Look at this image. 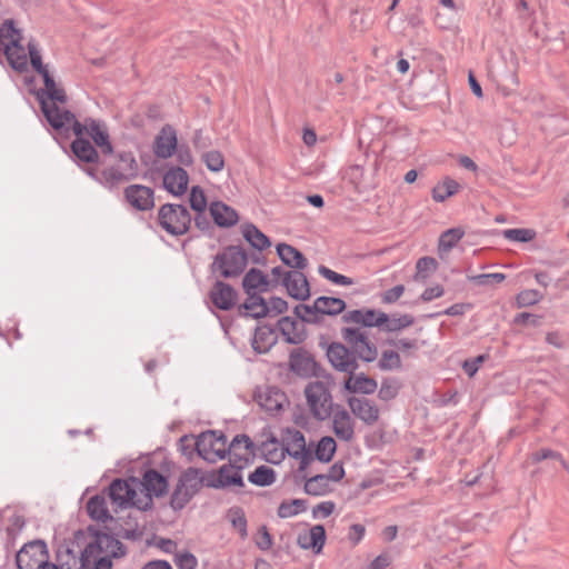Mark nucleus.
I'll return each instance as SVG.
<instances>
[{"label":"nucleus","mask_w":569,"mask_h":569,"mask_svg":"<svg viewBox=\"0 0 569 569\" xmlns=\"http://www.w3.org/2000/svg\"><path fill=\"white\" fill-rule=\"evenodd\" d=\"M342 342H331L326 348L329 363L339 372L352 375L359 368V360L373 362L378 357L377 346L359 328L341 329Z\"/></svg>","instance_id":"obj_1"},{"label":"nucleus","mask_w":569,"mask_h":569,"mask_svg":"<svg viewBox=\"0 0 569 569\" xmlns=\"http://www.w3.org/2000/svg\"><path fill=\"white\" fill-rule=\"evenodd\" d=\"M87 530H77L72 540H63L57 548L56 561L61 569H89L93 555L87 553Z\"/></svg>","instance_id":"obj_2"},{"label":"nucleus","mask_w":569,"mask_h":569,"mask_svg":"<svg viewBox=\"0 0 569 569\" xmlns=\"http://www.w3.org/2000/svg\"><path fill=\"white\" fill-rule=\"evenodd\" d=\"M114 162L102 169V186L109 190L139 176V164L131 151H113Z\"/></svg>","instance_id":"obj_3"},{"label":"nucleus","mask_w":569,"mask_h":569,"mask_svg":"<svg viewBox=\"0 0 569 569\" xmlns=\"http://www.w3.org/2000/svg\"><path fill=\"white\" fill-rule=\"evenodd\" d=\"M248 261L249 256L241 246L230 244L213 257L209 268L213 276L233 279L246 270Z\"/></svg>","instance_id":"obj_4"},{"label":"nucleus","mask_w":569,"mask_h":569,"mask_svg":"<svg viewBox=\"0 0 569 569\" xmlns=\"http://www.w3.org/2000/svg\"><path fill=\"white\" fill-rule=\"evenodd\" d=\"M209 476L202 475L201 470L189 467L179 477L178 482L170 497V507L174 511L183 509L194 495L206 486Z\"/></svg>","instance_id":"obj_5"},{"label":"nucleus","mask_w":569,"mask_h":569,"mask_svg":"<svg viewBox=\"0 0 569 569\" xmlns=\"http://www.w3.org/2000/svg\"><path fill=\"white\" fill-rule=\"evenodd\" d=\"M158 223L171 236H183L190 229L191 214L183 204L164 203L158 210Z\"/></svg>","instance_id":"obj_6"},{"label":"nucleus","mask_w":569,"mask_h":569,"mask_svg":"<svg viewBox=\"0 0 569 569\" xmlns=\"http://www.w3.org/2000/svg\"><path fill=\"white\" fill-rule=\"evenodd\" d=\"M305 396L315 419L323 421L331 417L336 405H333L331 392L325 382H309L305 388Z\"/></svg>","instance_id":"obj_7"},{"label":"nucleus","mask_w":569,"mask_h":569,"mask_svg":"<svg viewBox=\"0 0 569 569\" xmlns=\"http://www.w3.org/2000/svg\"><path fill=\"white\" fill-rule=\"evenodd\" d=\"M88 533L91 539L87 542V553L93 555V558L101 553L110 556L111 559L127 555V547L112 535L100 531L93 526L88 527Z\"/></svg>","instance_id":"obj_8"},{"label":"nucleus","mask_w":569,"mask_h":569,"mask_svg":"<svg viewBox=\"0 0 569 569\" xmlns=\"http://www.w3.org/2000/svg\"><path fill=\"white\" fill-rule=\"evenodd\" d=\"M289 369L296 376L307 379L311 377L331 378L326 370L316 361L315 357L303 348H296L289 355Z\"/></svg>","instance_id":"obj_9"},{"label":"nucleus","mask_w":569,"mask_h":569,"mask_svg":"<svg viewBox=\"0 0 569 569\" xmlns=\"http://www.w3.org/2000/svg\"><path fill=\"white\" fill-rule=\"evenodd\" d=\"M49 559V551L44 540L29 541L16 555L18 569H38Z\"/></svg>","instance_id":"obj_10"},{"label":"nucleus","mask_w":569,"mask_h":569,"mask_svg":"<svg viewBox=\"0 0 569 569\" xmlns=\"http://www.w3.org/2000/svg\"><path fill=\"white\" fill-rule=\"evenodd\" d=\"M243 466H234L233 463L222 465L218 471L208 472L209 479L206 487L222 489L230 486L243 487V478L240 473Z\"/></svg>","instance_id":"obj_11"},{"label":"nucleus","mask_w":569,"mask_h":569,"mask_svg":"<svg viewBox=\"0 0 569 569\" xmlns=\"http://www.w3.org/2000/svg\"><path fill=\"white\" fill-rule=\"evenodd\" d=\"M123 198L137 211H149L154 207V190L144 184H129L123 190Z\"/></svg>","instance_id":"obj_12"},{"label":"nucleus","mask_w":569,"mask_h":569,"mask_svg":"<svg viewBox=\"0 0 569 569\" xmlns=\"http://www.w3.org/2000/svg\"><path fill=\"white\" fill-rule=\"evenodd\" d=\"M281 284L286 288L287 293L296 300L306 301L311 296L310 283L301 270H291L284 273Z\"/></svg>","instance_id":"obj_13"},{"label":"nucleus","mask_w":569,"mask_h":569,"mask_svg":"<svg viewBox=\"0 0 569 569\" xmlns=\"http://www.w3.org/2000/svg\"><path fill=\"white\" fill-rule=\"evenodd\" d=\"M341 320L345 323H356L369 328H381L387 321V313L369 308L355 309L342 313Z\"/></svg>","instance_id":"obj_14"},{"label":"nucleus","mask_w":569,"mask_h":569,"mask_svg":"<svg viewBox=\"0 0 569 569\" xmlns=\"http://www.w3.org/2000/svg\"><path fill=\"white\" fill-rule=\"evenodd\" d=\"M177 131L171 124H164L154 138L152 150L157 158L169 159L177 151Z\"/></svg>","instance_id":"obj_15"},{"label":"nucleus","mask_w":569,"mask_h":569,"mask_svg":"<svg viewBox=\"0 0 569 569\" xmlns=\"http://www.w3.org/2000/svg\"><path fill=\"white\" fill-rule=\"evenodd\" d=\"M41 111L48 123L56 131H69L70 121L74 120L73 112L60 109L56 103H49L46 99H41Z\"/></svg>","instance_id":"obj_16"},{"label":"nucleus","mask_w":569,"mask_h":569,"mask_svg":"<svg viewBox=\"0 0 569 569\" xmlns=\"http://www.w3.org/2000/svg\"><path fill=\"white\" fill-rule=\"evenodd\" d=\"M209 298L217 309L229 311L236 306L238 293L231 284L218 279L209 291Z\"/></svg>","instance_id":"obj_17"},{"label":"nucleus","mask_w":569,"mask_h":569,"mask_svg":"<svg viewBox=\"0 0 569 569\" xmlns=\"http://www.w3.org/2000/svg\"><path fill=\"white\" fill-rule=\"evenodd\" d=\"M347 403L351 412L366 425H373L379 419L380 410L370 399L365 397H349Z\"/></svg>","instance_id":"obj_18"},{"label":"nucleus","mask_w":569,"mask_h":569,"mask_svg":"<svg viewBox=\"0 0 569 569\" xmlns=\"http://www.w3.org/2000/svg\"><path fill=\"white\" fill-rule=\"evenodd\" d=\"M194 445L196 448L199 449V457L210 463L224 459V451L222 448H218L216 432L213 430L201 432L198 436V442Z\"/></svg>","instance_id":"obj_19"},{"label":"nucleus","mask_w":569,"mask_h":569,"mask_svg":"<svg viewBox=\"0 0 569 569\" xmlns=\"http://www.w3.org/2000/svg\"><path fill=\"white\" fill-rule=\"evenodd\" d=\"M332 430L336 437L349 442L355 437V421L350 413L341 406L336 405L332 415Z\"/></svg>","instance_id":"obj_20"},{"label":"nucleus","mask_w":569,"mask_h":569,"mask_svg":"<svg viewBox=\"0 0 569 569\" xmlns=\"http://www.w3.org/2000/svg\"><path fill=\"white\" fill-rule=\"evenodd\" d=\"M107 495L112 503L119 508H126L136 498V490L128 480L117 478L111 481L107 489Z\"/></svg>","instance_id":"obj_21"},{"label":"nucleus","mask_w":569,"mask_h":569,"mask_svg":"<svg viewBox=\"0 0 569 569\" xmlns=\"http://www.w3.org/2000/svg\"><path fill=\"white\" fill-rule=\"evenodd\" d=\"M277 329L283 336L287 343L299 345L307 339L305 326L289 316H284L278 320Z\"/></svg>","instance_id":"obj_22"},{"label":"nucleus","mask_w":569,"mask_h":569,"mask_svg":"<svg viewBox=\"0 0 569 569\" xmlns=\"http://www.w3.org/2000/svg\"><path fill=\"white\" fill-rule=\"evenodd\" d=\"M246 301L238 307V313L241 317L261 319L269 316L267 300L257 291L247 293Z\"/></svg>","instance_id":"obj_23"},{"label":"nucleus","mask_w":569,"mask_h":569,"mask_svg":"<svg viewBox=\"0 0 569 569\" xmlns=\"http://www.w3.org/2000/svg\"><path fill=\"white\" fill-rule=\"evenodd\" d=\"M326 543V529L322 525H315L307 532H301L297 537V545L305 550H312L320 553Z\"/></svg>","instance_id":"obj_24"},{"label":"nucleus","mask_w":569,"mask_h":569,"mask_svg":"<svg viewBox=\"0 0 569 569\" xmlns=\"http://www.w3.org/2000/svg\"><path fill=\"white\" fill-rule=\"evenodd\" d=\"M188 183L189 174L181 167H171L163 174V187L173 196H182L188 189Z\"/></svg>","instance_id":"obj_25"},{"label":"nucleus","mask_w":569,"mask_h":569,"mask_svg":"<svg viewBox=\"0 0 569 569\" xmlns=\"http://www.w3.org/2000/svg\"><path fill=\"white\" fill-rule=\"evenodd\" d=\"M378 388L376 379L363 372L348 375L343 381V389L350 393L372 395Z\"/></svg>","instance_id":"obj_26"},{"label":"nucleus","mask_w":569,"mask_h":569,"mask_svg":"<svg viewBox=\"0 0 569 569\" xmlns=\"http://www.w3.org/2000/svg\"><path fill=\"white\" fill-rule=\"evenodd\" d=\"M87 123L89 126L88 134L91 137L94 144L100 148L102 154H113V147L104 123L92 118H87Z\"/></svg>","instance_id":"obj_27"},{"label":"nucleus","mask_w":569,"mask_h":569,"mask_svg":"<svg viewBox=\"0 0 569 569\" xmlns=\"http://www.w3.org/2000/svg\"><path fill=\"white\" fill-rule=\"evenodd\" d=\"M277 254L283 264L295 270H303L308 267V260L301 251L291 244L281 242L276 247Z\"/></svg>","instance_id":"obj_28"},{"label":"nucleus","mask_w":569,"mask_h":569,"mask_svg":"<svg viewBox=\"0 0 569 569\" xmlns=\"http://www.w3.org/2000/svg\"><path fill=\"white\" fill-rule=\"evenodd\" d=\"M141 485L147 492L157 498L163 497L168 493V479L156 469H148L144 471Z\"/></svg>","instance_id":"obj_29"},{"label":"nucleus","mask_w":569,"mask_h":569,"mask_svg":"<svg viewBox=\"0 0 569 569\" xmlns=\"http://www.w3.org/2000/svg\"><path fill=\"white\" fill-rule=\"evenodd\" d=\"M209 210L213 222L220 228H230L239 220L237 211L221 201L212 202Z\"/></svg>","instance_id":"obj_30"},{"label":"nucleus","mask_w":569,"mask_h":569,"mask_svg":"<svg viewBox=\"0 0 569 569\" xmlns=\"http://www.w3.org/2000/svg\"><path fill=\"white\" fill-rule=\"evenodd\" d=\"M277 343L276 328L270 325H262L256 328L251 342L257 353H267Z\"/></svg>","instance_id":"obj_31"},{"label":"nucleus","mask_w":569,"mask_h":569,"mask_svg":"<svg viewBox=\"0 0 569 569\" xmlns=\"http://www.w3.org/2000/svg\"><path fill=\"white\" fill-rule=\"evenodd\" d=\"M87 512L92 520L100 522L113 521V517L110 515L104 492L92 496L87 505Z\"/></svg>","instance_id":"obj_32"},{"label":"nucleus","mask_w":569,"mask_h":569,"mask_svg":"<svg viewBox=\"0 0 569 569\" xmlns=\"http://www.w3.org/2000/svg\"><path fill=\"white\" fill-rule=\"evenodd\" d=\"M73 156L84 163H98L99 153L96 147L86 138L74 139L70 144Z\"/></svg>","instance_id":"obj_33"},{"label":"nucleus","mask_w":569,"mask_h":569,"mask_svg":"<svg viewBox=\"0 0 569 569\" xmlns=\"http://www.w3.org/2000/svg\"><path fill=\"white\" fill-rule=\"evenodd\" d=\"M44 89H40L37 92V99L41 104V99H46V101L50 100L51 103H66L68 97L66 91L62 88H58L56 81L52 76H47L43 80Z\"/></svg>","instance_id":"obj_34"},{"label":"nucleus","mask_w":569,"mask_h":569,"mask_svg":"<svg viewBox=\"0 0 569 569\" xmlns=\"http://www.w3.org/2000/svg\"><path fill=\"white\" fill-rule=\"evenodd\" d=\"M268 277L257 268H251L242 279V288L246 293L253 291L264 292L268 290Z\"/></svg>","instance_id":"obj_35"},{"label":"nucleus","mask_w":569,"mask_h":569,"mask_svg":"<svg viewBox=\"0 0 569 569\" xmlns=\"http://www.w3.org/2000/svg\"><path fill=\"white\" fill-rule=\"evenodd\" d=\"M293 313L298 320L308 325H321L323 318L320 313L319 305L315 299L312 305L299 303L293 308Z\"/></svg>","instance_id":"obj_36"},{"label":"nucleus","mask_w":569,"mask_h":569,"mask_svg":"<svg viewBox=\"0 0 569 569\" xmlns=\"http://www.w3.org/2000/svg\"><path fill=\"white\" fill-rule=\"evenodd\" d=\"M242 236L249 244L259 251H262L271 246L269 237L260 231L253 223H244L241 227Z\"/></svg>","instance_id":"obj_37"},{"label":"nucleus","mask_w":569,"mask_h":569,"mask_svg":"<svg viewBox=\"0 0 569 569\" xmlns=\"http://www.w3.org/2000/svg\"><path fill=\"white\" fill-rule=\"evenodd\" d=\"M460 184L452 178L446 177L432 188V199L436 202H443L460 190Z\"/></svg>","instance_id":"obj_38"},{"label":"nucleus","mask_w":569,"mask_h":569,"mask_svg":"<svg viewBox=\"0 0 569 569\" xmlns=\"http://www.w3.org/2000/svg\"><path fill=\"white\" fill-rule=\"evenodd\" d=\"M317 302L322 318L325 316H338L347 308L346 301L336 297L320 296L317 298Z\"/></svg>","instance_id":"obj_39"},{"label":"nucleus","mask_w":569,"mask_h":569,"mask_svg":"<svg viewBox=\"0 0 569 569\" xmlns=\"http://www.w3.org/2000/svg\"><path fill=\"white\" fill-rule=\"evenodd\" d=\"M337 450L336 440L330 436L322 437L315 449V459L328 463L332 460Z\"/></svg>","instance_id":"obj_40"},{"label":"nucleus","mask_w":569,"mask_h":569,"mask_svg":"<svg viewBox=\"0 0 569 569\" xmlns=\"http://www.w3.org/2000/svg\"><path fill=\"white\" fill-rule=\"evenodd\" d=\"M463 234L465 231L461 228H451L443 231L438 242L439 256L442 257L443 253L450 251L463 237Z\"/></svg>","instance_id":"obj_41"},{"label":"nucleus","mask_w":569,"mask_h":569,"mask_svg":"<svg viewBox=\"0 0 569 569\" xmlns=\"http://www.w3.org/2000/svg\"><path fill=\"white\" fill-rule=\"evenodd\" d=\"M249 482L259 487L271 486L276 481V471L267 466L257 467L249 476Z\"/></svg>","instance_id":"obj_42"},{"label":"nucleus","mask_w":569,"mask_h":569,"mask_svg":"<svg viewBox=\"0 0 569 569\" xmlns=\"http://www.w3.org/2000/svg\"><path fill=\"white\" fill-rule=\"evenodd\" d=\"M27 47H28V52H29L30 63H31L32 69L37 73H39L43 80L46 79L47 76H51V73L48 69V66L43 64V62H42V57L38 49L37 42L33 39H31L28 42Z\"/></svg>","instance_id":"obj_43"},{"label":"nucleus","mask_w":569,"mask_h":569,"mask_svg":"<svg viewBox=\"0 0 569 569\" xmlns=\"http://www.w3.org/2000/svg\"><path fill=\"white\" fill-rule=\"evenodd\" d=\"M228 519L230 520L232 527L239 532L242 539L248 536V521L246 518V513L241 507H232L228 510Z\"/></svg>","instance_id":"obj_44"},{"label":"nucleus","mask_w":569,"mask_h":569,"mask_svg":"<svg viewBox=\"0 0 569 569\" xmlns=\"http://www.w3.org/2000/svg\"><path fill=\"white\" fill-rule=\"evenodd\" d=\"M303 489L310 496H323L329 490V482H327L323 473L316 475L307 479Z\"/></svg>","instance_id":"obj_45"},{"label":"nucleus","mask_w":569,"mask_h":569,"mask_svg":"<svg viewBox=\"0 0 569 569\" xmlns=\"http://www.w3.org/2000/svg\"><path fill=\"white\" fill-rule=\"evenodd\" d=\"M413 322L415 318L411 315H401L399 317H389L387 315V321L383 323L381 329L388 332H396L412 326Z\"/></svg>","instance_id":"obj_46"},{"label":"nucleus","mask_w":569,"mask_h":569,"mask_svg":"<svg viewBox=\"0 0 569 569\" xmlns=\"http://www.w3.org/2000/svg\"><path fill=\"white\" fill-rule=\"evenodd\" d=\"M270 445H278V439L270 433L269 438L261 443V449L266 456V460L271 463H279L284 459V448L279 451L277 448L269 449Z\"/></svg>","instance_id":"obj_47"},{"label":"nucleus","mask_w":569,"mask_h":569,"mask_svg":"<svg viewBox=\"0 0 569 569\" xmlns=\"http://www.w3.org/2000/svg\"><path fill=\"white\" fill-rule=\"evenodd\" d=\"M207 169L211 172H220L224 167V157L218 150L206 151L201 156Z\"/></svg>","instance_id":"obj_48"},{"label":"nucleus","mask_w":569,"mask_h":569,"mask_svg":"<svg viewBox=\"0 0 569 569\" xmlns=\"http://www.w3.org/2000/svg\"><path fill=\"white\" fill-rule=\"evenodd\" d=\"M401 366V358L399 353L393 350H385L378 362V368L382 371L398 370Z\"/></svg>","instance_id":"obj_49"},{"label":"nucleus","mask_w":569,"mask_h":569,"mask_svg":"<svg viewBox=\"0 0 569 569\" xmlns=\"http://www.w3.org/2000/svg\"><path fill=\"white\" fill-rule=\"evenodd\" d=\"M467 279L477 286L490 287L496 283H501L506 279V274L501 273V272L481 273V274L468 276Z\"/></svg>","instance_id":"obj_50"},{"label":"nucleus","mask_w":569,"mask_h":569,"mask_svg":"<svg viewBox=\"0 0 569 569\" xmlns=\"http://www.w3.org/2000/svg\"><path fill=\"white\" fill-rule=\"evenodd\" d=\"M196 442H198V436L193 435H184L179 441V450L187 458L188 461H192L194 453L199 456V449L196 448Z\"/></svg>","instance_id":"obj_51"},{"label":"nucleus","mask_w":569,"mask_h":569,"mask_svg":"<svg viewBox=\"0 0 569 569\" xmlns=\"http://www.w3.org/2000/svg\"><path fill=\"white\" fill-rule=\"evenodd\" d=\"M438 268V262L432 257H422L416 263L417 273L415 279H426L430 273L435 272Z\"/></svg>","instance_id":"obj_52"},{"label":"nucleus","mask_w":569,"mask_h":569,"mask_svg":"<svg viewBox=\"0 0 569 569\" xmlns=\"http://www.w3.org/2000/svg\"><path fill=\"white\" fill-rule=\"evenodd\" d=\"M399 388V383L396 379L386 378L381 382L378 398L382 401H390L398 396Z\"/></svg>","instance_id":"obj_53"},{"label":"nucleus","mask_w":569,"mask_h":569,"mask_svg":"<svg viewBox=\"0 0 569 569\" xmlns=\"http://www.w3.org/2000/svg\"><path fill=\"white\" fill-rule=\"evenodd\" d=\"M189 203L196 212H204L207 208V198L200 186H193L189 193Z\"/></svg>","instance_id":"obj_54"},{"label":"nucleus","mask_w":569,"mask_h":569,"mask_svg":"<svg viewBox=\"0 0 569 569\" xmlns=\"http://www.w3.org/2000/svg\"><path fill=\"white\" fill-rule=\"evenodd\" d=\"M503 237L511 241L529 242L536 237V231L526 228L507 229L503 231Z\"/></svg>","instance_id":"obj_55"},{"label":"nucleus","mask_w":569,"mask_h":569,"mask_svg":"<svg viewBox=\"0 0 569 569\" xmlns=\"http://www.w3.org/2000/svg\"><path fill=\"white\" fill-rule=\"evenodd\" d=\"M318 272L326 278L327 280L333 282L335 284L339 286H351L355 283L353 279L346 277L343 274H340L331 269H329L326 266H319Z\"/></svg>","instance_id":"obj_56"},{"label":"nucleus","mask_w":569,"mask_h":569,"mask_svg":"<svg viewBox=\"0 0 569 569\" xmlns=\"http://www.w3.org/2000/svg\"><path fill=\"white\" fill-rule=\"evenodd\" d=\"M7 60H8V63L10 64V67L22 73L24 71L28 70V58H27V54L26 52H2Z\"/></svg>","instance_id":"obj_57"},{"label":"nucleus","mask_w":569,"mask_h":569,"mask_svg":"<svg viewBox=\"0 0 569 569\" xmlns=\"http://www.w3.org/2000/svg\"><path fill=\"white\" fill-rule=\"evenodd\" d=\"M542 299V293L536 289H526L517 295L519 307H529L538 303Z\"/></svg>","instance_id":"obj_58"},{"label":"nucleus","mask_w":569,"mask_h":569,"mask_svg":"<svg viewBox=\"0 0 569 569\" xmlns=\"http://www.w3.org/2000/svg\"><path fill=\"white\" fill-rule=\"evenodd\" d=\"M174 563L179 569H196L198 560L193 553L184 551L176 555Z\"/></svg>","instance_id":"obj_59"},{"label":"nucleus","mask_w":569,"mask_h":569,"mask_svg":"<svg viewBox=\"0 0 569 569\" xmlns=\"http://www.w3.org/2000/svg\"><path fill=\"white\" fill-rule=\"evenodd\" d=\"M286 452L292 457L293 459H299V470L303 471L309 463L315 459V456L311 455L310 450H303V451H291L289 447H284Z\"/></svg>","instance_id":"obj_60"},{"label":"nucleus","mask_w":569,"mask_h":569,"mask_svg":"<svg viewBox=\"0 0 569 569\" xmlns=\"http://www.w3.org/2000/svg\"><path fill=\"white\" fill-rule=\"evenodd\" d=\"M287 432L290 436L288 438L289 439L288 445H290L295 448L293 451L307 450L305 435L301 431H299L297 429H288Z\"/></svg>","instance_id":"obj_61"},{"label":"nucleus","mask_w":569,"mask_h":569,"mask_svg":"<svg viewBox=\"0 0 569 569\" xmlns=\"http://www.w3.org/2000/svg\"><path fill=\"white\" fill-rule=\"evenodd\" d=\"M256 546L262 550L267 551L272 546V537L268 531V528L266 526H261L258 530V536L254 540Z\"/></svg>","instance_id":"obj_62"},{"label":"nucleus","mask_w":569,"mask_h":569,"mask_svg":"<svg viewBox=\"0 0 569 569\" xmlns=\"http://www.w3.org/2000/svg\"><path fill=\"white\" fill-rule=\"evenodd\" d=\"M288 302L280 297H271L269 301H267V308L269 310V316L271 315H281L288 310Z\"/></svg>","instance_id":"obj_63"},{"label":"nucleus","mask_w":569,"mask_h":569,"mask_svg":"<svg viewBox=\"0 0 569 569\" xmlns=\"http://www.w3.org/2000/svg\"><path fill=\"white\" fill-rule=\"evenodd\" d=\"M488 358L487 355H479L476 358L467 359L463 361L462 369L469 377H473L482 362Z\"/></svg>","instance_id":"obj_64"}]
</instances>
